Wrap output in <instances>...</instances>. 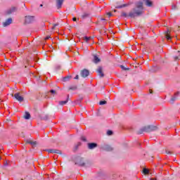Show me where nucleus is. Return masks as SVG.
Masks as SVG:
<instances>
[{"instance_id":"nucleus-17","label":"nucleus","mask_w":180,"mask_h":180,"mask_svg":"<svg viewBox=\"0 0 180 180\" xmlns=\"http://www.w3.org/2000/svg\"><path fill=\"white\" fill-rule=\"evenodd\" d=\"M101 62V59H99V58H98V56L96 55L94 56V63H95V64H98V63Z\"/></svg>"},{"instance_id":"nucleus-25","label":"nucleus","mask_w":180,"mask_h":180,"mask_svg":"<svg viewBox=\"0 0 180 180\" xmlns=\"http://www.w3.org/2000/svg\"><path fill=\"white\" fill-rule=\"evenodd\" d=\"M107 134H108V136H112L113 134V131L109 130L107 131Z\"/></svg>"},{"instance_id":"nucleus-2","label":"nucleus","mask_w":180,"mask_h":180,"mask_svg":"<svg viewBox=\"0 0 180 180\" xmlns=\"http://www.w3.org/2000/svg\"><path fill=\"white\" fill-rule=\"evenodd\" d=\"M143 131H146V133L153 131V128H151V127H150V126L145 127L138 131V134H143Z\"/></svg>"},{"instance_id":"nucleus-40","label":"nucleus","mask_w":180,"mask_h":180,"mask_svg":"<svg viewBox=\"0 0 180 180\" xmlns=\"http://www.w3.org/2000/svg\"><path fill=\"white\" fill-rule=\"evenodd\" d=\"M101 20H106L105 19H104V18H101Z\"/></svg>"},{"instance_id":"nucleus-29","label":"nucleus","mask_w":180,"mask_h":180,"mask_svg":"<svg viewBox=\"0 0 180 180\" xmlns=\"http://www.w3.org/2000/svg\"><path fill=\"white\" fill-rule=\"evenodd\" d=\"M87 16H89V14L84 13V14L82 15V18H86Z\"/></svg>"},{"instance_id":"nucleus-11","label":"nucleus","mask_w":180,"mask_h":180,"mask_svg":"<svg viewBox=\"0 0 180 180\" xmlns=\"http://www.w3.org/2000/svg\"><path fill=\"white\" fill-rule=\"evenodd\" d=\"M12 23V18H8L6 22H4L3 26L6 27V26H9Z\"/></svg>"},{"instance_id":"nucleus-28","label":"nucleus","mask_w":180,"mask_h":180,"mask_svg":"<svg viewBox=\"0 0 180 180\" xmlns=\"http://www.w3.org/2000/svg\"><path fill=\"white\" fill-rule=\"evenodd\" d=\"M58 26V24H55L52 27V30H54L56 29V27Z\"/></svg>"},{"instance_id":"nucleus-35","label":"nucleus","mask_w":180,"mask_h":180,"mask_svg":"<svg viewBox=\"0 0 180 180\" xmlns=\"http://www.w3.org/2000/svg\"><path fill=\"white\" fill-rule=\"evenodd\" d=\"M72 20H73V22H77V18H73Z\"/></svg>"},{"instance_id":"nucleus-34","label":"nucleus","mask_w":180,"mask_h":180,"mask_svg":"<svg viewBox=\"0 0 180 180\" xmlns=\"http://www.w3.org/2000/svg\"><path fill=\"white\" fill-rule=\"evenodd\" d=\"M79 76L78 75H77L75 76V79H79Z\"/></svg>"},{"instance_id":"nucleus-5","label":"nucleus","mask_w":180,"mask_h":180,"mask_svg":"<svg viewBox=\"0 0 180 180\" xmlns=\"http://www.w3.org/2000/svg\"><path fill=\"white\" fill-rule=\"evenodd\" d=\"M14 97L18 102H23V96L20 95V93H15Z\"/></svg>"},{"instance_id":"nucleus-32","label":"nucleus","mask_w":180,"mask_h":180,"mask_svg":"<svg viewBox=\"0 0 180 180\" xmlns=\"http://www.w3.org/2000/svg\"><path fill=\"white\" fill-rule=\"evenodd\" d=\"M107 15L108 18H110V16H112V13H108Z\"/></svg>"},{"instance_id":"nucleus-31","label":"nucleus","mask_w":180,"mask_h":180,"mask_svg":"<svg viewBox=\"0 0 180 180\" xmlns=\"http://www.w3.org/2000/svg\"><path fill=\"white\" fill-rule=\"evenodd\" d=\"M178 60H179V58L178 56H175L174 57V61H176Z\"/></svg>"},{"instance_id":"nucleus-22","label":"nucleus","mask_w":180,"mask_h":180,"mask_svg":"<svg viewBox=\"0 0 180 180\" xmlns=\"http://www.w3.org/2000/svg\"><path fill=\"white\" fill-rule=\"evenodd\" d=\"M69 91H77V86H70Z\"/></svg>"},{"instance_id":"nucleus-36","label":"nucleus","mask_w":180,"mask_h":180,"mask_svg":"<svg viewBox=\"0 0 180 180\" xmlns=\"http://www.w3.org/2000/svg\"><path fill=\"white\" fill-rule=\"evenodd\" d=\"M49 39H50V36H47L46 37H45V40H49Z\"/></svg>"},{"instance_id":"nucleus-19","label":"nucleus","mask_w":180,"mask_h":180,"mask_svg":"<svg viewBox=\"0 0 180 180\" xmlns=\"http://www.w3.org/2000/svg\"><path fill=\"white\" fill-rule=\"evenodd\" d=\"M24 118L26 120H29V119H30V113H29L28 112H25V115L24 116Z\"/></svg>"},{"instance_id":"nucleus-15","label":"nucleus","mask_w":180,"mask_h":180,"mask_svg":"<svg viewBox=\"0 0 180 180\" xmlns=\"http://www.w3.org/2000/svg\"><path fill=\"white\" fill-rule=\"evenodd\" d=\"M26 143H27V144H31V146H32V147H36V145L37 144V142H36V141H30V140L27 141Z\"/></svg>"},{"instance_id":"nucleus-13","label":"nucleus","mask_w":180,"mask_h":180,"mask_svg":"<svg viewBox=\"0 0 180 180\" xmlns=\"http://www.w3.org/2000/svg\"><path fill=\"white\" fill-rule=\"evenodd\" d=\"M13 12H16V8L12 7L11 9L7 11V15H11V13H13Z\"/></svg>"},{"instance_id":"nucleus-30","label":"nucleus","mask_w":180,"mask_h":180,"mask_svg":"<svg viewBox=\"0 0 180 180\" xmlns=\"http://www.w3.org/2000/svg\"><path fill=\"white\" fill-rule=\"evenodd\" d=\"M121 68H122V70H129V68H125L124 66H123V65H121Z\"/></svg>"},{"instance_id":"nucleus-24","label":"nucleus","mask_w":180,"mask_h":180,"mask_svg":"<svg viewBox=\"0 0 180 180\" xmlns=\"http://www.w3.org/2000/svg\"><path fill=\"white\" fill-rule=\"evenodd\" d=\"M107 102L106 101H101L99 102V105H106Z\"/></svg>"},{"instance_id":"nucleus-39","label":"nucleus","mask_w":180,"mask_h":180,"mask_svg":"<svg viewBox=\"0 0 180 180\" xmlns=\"http://www.w3.org/2000/svg\"><path fill=\"white\" fill-rule=\"evenodd\" d=\"M150 180H157V179H155V178H151V179H150Z\"/></svg>"},{"instance_id":"nucleus-6","label":"nucleus","mask_w":180,"mask_h":180,"mask_svg":"<svg viewBox=\"0 0 180 180\" xmlns=\"http://www.w3.org/2000/svg\"><path fill=\"white\" fill-rule=\"evenodd\" d=\"M88 75H89V70H88L86 69H84L83 70L81 71V76L83 78H86V77H88Z\"/></svg>"},{"instance_id":"nucleus-16","label":"nucleus","mask_w":180,"mask_h":180,"mask_svg":"<svg viewBox=\"0 0 180 180\" xmlns=\"http://www.w3.org/2000/svg\"><path fill=\"white\" fill-rule=\"evenodd\" d=\"M146 6H153V1L150 0H143Z\"/></svg>"},{"instance_id":"nucleus-45","label":"nucleus","mask_w":180,"mask_h":180,"mask_svg":"<svg viewBox=\"0 0 180 180\" xmlns=\"http://www.w3.org/2000/svg\"><path fill=\"white\" fill-rule=\"evenodd\" d=\"M114 12H116V10H114Z\"/></svg>"},{"instance_id":"nucleus-41","label":"nucleus","mask_w":180,"mask_h":180,"mask_svg":"<svg viewBox=\"0 0 180 180\" xmlns=\"http://www.w3.org/2000/svg\"><path fill=\"white\" fill-rule=\"evenodd\" d=\"M172 9H175V7L174 6H172Z\"/></svg>"},{"instance_id":"nucleus-38","label":"nucleus","mask_w":180,"mask_h":180,"mask_svg":"<svg viewBox=\"0 0 180 180\" xmlns=\"http://www.w3.org/2000/svg\"><path fill=\"white\" fill-rule=\"evenodd\" d=\"M80 165H81L82 167H84V165H85V163H82V164H80Z\"/></svg>"},{"instance_id":"nucleus-4","label":"nucleus","mask_w":180,"mask_h":180,"mask_svg":"<svg viewBox=\"0 0 180 180\" xmlns=\"http://www.w3.org/2000/svg\"><path fill=\"white\" fill-rule=\"evenodd\" d=\"M97 72L101 78H103V77H105V74L103 73V68H102V66H99L98 68Z\"/></svg>"},{"instance_id":"nucleus-7","label":"nucleus","mask_w":180,"mask_h":180,"mask_svg":"<svg viewBox=\"0 0 180 180\" xmlns=\"http://www.w3.org/2000/svg\"><path fill=\"white\" fill-rule=\"evenodd\" d=\"M49 154H61V150L56 149H49L47 150Z\"/></svg>"},{"instance_id":"nucleus-26","label":"nucleus","mask_w":180,"mask_h":180,"mask_svg":"<svg viewBox=\"0 0 180 180\" xmlns=\"http://www.w3.org/2000/svg\"><path fill=\"white\" fill-rule=\"evenodd\" d=\"M51 94H52V95H56L57 92L56 91V90H51L50 91Z\"/></svg>"},{"instance_id":"nucleus-3","label":"nucleus","mask_w":180,"mask_h":180,"mask_svg":"<svg viewBox=\"0 0 180 180\" xmlns=\"http://www.w3.org/2000/svg\"><path fill=\"white\" fill-rule=\"evenodd\" d=\"M34 22V16L27 15L25 16V23H33Z\"/></svg>"},{"instance_id":"nucleus-9","label":"nucleus","mask_w":180,"mask_h":180,"mask_svg":"<svg viewBox=\"0 0 180 180\" xmlns=\"http://www.w3.org/2000/svg\"><path fill=\"white\" fill-rule=\"evenodd\" d=\"M88 147L89 150H94V148H96V147H98V144L95 143H88Z\"/></svg>"},{"instance_id":"nucleus-27","label":"nucleus","mask_w":180,"mask_h":180,"mask_svg":"<svg viewBox=\"0 0 180 180\" xmlns=\"http://www.w3.org/2000/svg\"><path fill=\"white\" fill-rule=\"evenodd\" d=\"M81 140H82V141H86V138L85 136H82Z\"/></svg>"},{"instance_id":"nucleus-37","label":"nucleus","mask_w":180,"mask_h":180,"mask_svg":"<svg viewBox=\"0 0 180 180\" xmlns=\"http://www.w3.org/2000/svg\"><path fill=\"white\" fill-rule=\"evenodd\" d=\"M149 92H150V94H153V90H152V89H150V90H149Z\"/></svg>"},{"instance_id":"nucleus-42","label":"nucleus","mask_w":180,"mask_h":180,"mask_svg":"<svg viewBox=\"0 0 180 180\" xmlns=\"http://www.w3.org/2000/svg\"><path fill=\"white\" fill-rule=\"evenodd\" d=\"M4 165H8V163H5Z\"/></svg>"},{"instance_id":"nucleus-33","label":"nucleus","mask_w":180,"mask_h":180,"mask_svg":"<svg viewBox=\"0 0 180 180\" xmlns=\"http://www.w3.org/2000/svg\"><path fill=\"white\" fill-rule=\"evenodd\" d=\"M107 150H108V151H112V150H113V148L108 147Z\"/></svg>"},{"instance_id":"nucleus-12","label":"nucleus","mask_w":180,"mask_h":180,"mask_svg":"<svg viewBox=\"0 0 180 180\" xmlns=\"http://www.w3.org/2000/svg\"><path fill=\"white\" fill-rule=\"evenodd\" d=\"M130 5H131V3H128V4H122L120 6H116V8L122 9V8H126V6H130Z\"/></svg>"},{"instance_id":"nucleus-10","label":"nucleus","mask_w":180,"mask_h":180,"mask_svg":"<svg viewBox=\"0 0 180 180\" xmlns=\"http://www.w3.org/2000/svg\"><path fill=\"white\" fill-rule=\"evenodd\" d=\"M63 2H64V0H56V6H57L58 9L61 8Z\"/></svg>"},{"instance_id":"nucleus-14","label":"nucleus","mask_w":180,"mask_h":180,"mask_svg":"<svg viewBox=\"0 0 180 180\" xmlns=\"http://www.w3.org/2000/svg\"><path fill=\"white\" fill-rule=\"evenodd\" d=\"M179 96V91L174 94V96H173L171 98L172 103H174V102H175V100L176 99V96Z\"/></svg>"},{"instance_id":"nucleus-1","label":"nucleus","mask_w":180,"mask_h":180,"mask_svg":"<svg viewBox=\"0 0 180 180\" xmlns=\"http://www.w3.org/2000/svg\"><path fill=\"white\" fill-rule=\"evenodd\" d=\"M136 8H134L129 14L126 12L122 11L121 16L122 18H136V16H141L143 13L144 7L143 6V1H137L135 3Z\"/></svg>"},{"instance_id":"nucleus-23","label":"nucleus","mask_w":180,"mask_h":180,"mask_svg":"<svg viewBox=\"0 0 180 180\" xmlns=\"http://www.w3.org/2000/svg\"><path fill=\"white\" fill-rule=\"evenodd\" d=\"M149 171L148 169H143V173L145 174V175H147L148 174Z\"/></svg>"},{"instance_id":"nucleus-43","label":"nucleus","mask_w":180,"mask_h":180,"mask_svg":"<svg viewBox=\"0 0 180 180\" xmlns=\"http://www.w3.org/2000/svg\"><path fill=\"white\" fill-rule=\"evenodd\" d=\"M40 6H41V7L43 6V4H41Z\"/></svg>"},{"instance_id":"nucleus-44","label":"nucleus","mask_w":180,"mask_h":180,"mask_svg":"<svg viewBox=\"0 0 180 180\" xmlns=\"http://www.w3.org/2000/svg\"><path fill=\"white\" fill-rule=\"evenodd\" d=\"M11 96H13V94H11Z\"/></svg>"},{"instance_id":"nucleus-18","label":"nucleus","mask_w":180,"mask_h":180,"mask_svg":"<svg viewBox=\"0 0 180 180\" xmlns=\"http://www.w3.org/2000/svg\"><path fill=\"white\" fill-rule=\"evenodd\" d=\"M68 99H70V95H68V97H67V100H66V101H59V105H65V103H68Z\"/></svg>"},{"instance_id":"nucleus-20","label":"nucleus","mask_w":180,"mask_h":180,"mask_svg":"<svg viewBox=\"0 0 180 180\" xmlns=\"http://www.w3.org/2000/svg\"><path fill=\"white\" fill-rule=\"evenodd\" d=\"M71 79V76L65 77L63 79V82H67V81H70Z\"/></svg>"},{"instance_id":"nucleus-21","label":"nucleus","mask_w":180,"mask_h":180,"mask_svg":"<svg viewBox=\"0 0 180 180\" xmlns=\"http://www.w3.org/2000/svg\"><path fill=\"white\" fill-rule=\"evenodd\" d=\"M91 37H83V40L84 41H86V43H88V41H89V40H91Z\"/></svg>"},{"instance_id":"nucleus-8","label":"nucleus","mask_w":180,"mask_h":180,"mask_svg":"<svg viewBox=\"0 0 180 180\" xmlns=\"http://www.w3.org/2000/svg\"><path fill=\"white\" fill-rule=\"evenodd\" d=\"M165 36L167 40H171V39H172V37H171V31L169 30H167L165 32Z\"/></svg>"}]
</instances>
